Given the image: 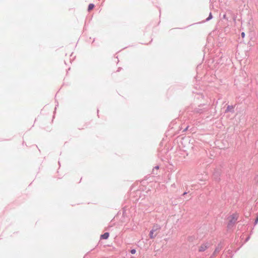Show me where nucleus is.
<instances>
[{
	"instance_id": "obj_1",
	"label": "nucleus",
	"mask_w": 258,
	"mask_h": 258,
	"mask_svg": "<svg viewBox=\"0 0 258 258\" xmlns=\"http://www.w3.org/2000/svg\"><path fill=\"white\" fill-rule=\"evenodd\" d=\"M206 248H207L206 244H202L199 247V251H204L206 250Z\"/></svg>"
},
{
	"instance_id": "obj_2",
	"label": "nucleus",
	"mask_w": 258,
	"mask_h": 258,
	"mask_svg": "<svg viewBox=\"0 0 258 258\" xmlns=\"http://www.w3.org/2000/svg\"><path fill=\"white\" fill-rule=\"evenodd\" d=\"M109 235V233L106 232V233H104L103 234L101 235V237L102 239H106L108 238Z\"/></svg>"
},
{
	"instance_id": "obj_3",
	"label": "nucleus",
	"mask_w": 258,
	"mask_h": 258,
	"mask_svg": "<svg viewBox=\"0 0 258 258\" xmlns=\"http://www.w3.org/2000/svg\"><path fill=\"white\" fill-rule=\"evenodd\" d=\"M154 232H155V230L154 229H152V230H151L150 234H149V236L151 238H154L155 237V235L154 234Z\"/></svg>"
},
{
	"instance_id": "obj_4",
	"label": "nucleus",
	"mask_w": 258,
	"mask_h": 258,
	"mask_svg": "<svg viewBox=\"0 0 258 258\" xmlns=\"http://www.w3.org/2000/svg\"><path fill=\"white\" fill-rule=\"evenodd\" d=\"M94 7V5L93 4H89V6H88V11H90L91 10H92Z\"/></svg>"
},
{
	"instance_id": "obj_5",
	"label": "nucleus",
	"mask_w": 258,
	"mask_h": 258,
	"mask_svg": "<svg viewBox=\"0 0 258 258\" xmlns=\"http://www.w3.org/2000/svg\"><path fill=\"white\" fill-rule=\"evenodd\" d=\"M131 252L132 254H135L136 252V250L135 249H132Z\"/></svg>"
},
{
	"instance_id": "obj_6",
	"label": "nucleus",
	"mask_w": 258,
	"mask_h": 258,
	"mask_svg": "<svg viewBox=\"0 0 258 258\" xmlns=\"http://www.w3.org/2000/svg\"><path fill=\"white\" fill-rule=\"evenodd\" d=\"M212 14L210 13L209 17L207 19V20H209L210 19H211L212 18Z\"/></svg>"
},
{
	"instance_id": "obj_7",
	"label": "nucleus",
	"mask_w": 258,
	"mask_h": 258,
	"mask_svg": "<svg viewBox=\"0 0 258 258\" xmlns=\"http://www.w3.org/2000/svg\"><path fill=\"white\" fill-rule=\"evenodd\" d=\"M241 36L243 38L245 36V34L244 32H242L241 33Z\"/></svg>"
},
{
	"instance_id": "obj_8",
	"label": "nucleus",
	"mask_w": 258,
	"mask_h": 258,
	"mask_svg": "<svg viewBox=\"0 0 258 258\" xmlns=\"http://www.w3.org/2000/svg\"><path fill=\"white\" fill-rule=\"evenodd\" d=\"M258 221V218L256 219L255 222H257Z\"/></svg>"
},
{
	"instance_id": "obj_9",
	"label": "nucleus",
	"mask_w": 258,
	"mask_h": 258,
	"mask_svg": "<svg viewBox=\"0 0 258 258\" xmlns=\"http://www.w3.org/2000/svg\"><path fill=\"white\" fill-rule=\"evenodd\" d=\"M258 221V218L256 219L255 222H257Z\"/></svg>"
},
{
	"instance_id": "obj_10",
	"label": "nucleus",
	"mask_w": 258,
	"mask_h": 258,
	"mask_svg": "<svg viewBox=\"0 0 258 258\" xmlns=\"http://www.w3.org/2000/svg\"><path fill=\"white\" fill-rule=\"evenodd\" d=\"M228 109H230L229 106H228Z\"/></svg>"
},
{
	"instance_id": "obj_11",
	"label": "nucleus",
	"mask_w": 258,
	"mask_h": 258,
	"mask_svg": "<svg viewBox=\"0 0 258 258\" xmlns=\"http://www.w3.org/2000/svg\"><path fill=\"white\" fill-rule=\"evenodd\" d=\"M228 109H230L229 106H228Z\"/></svg>"
}]
</instances>
